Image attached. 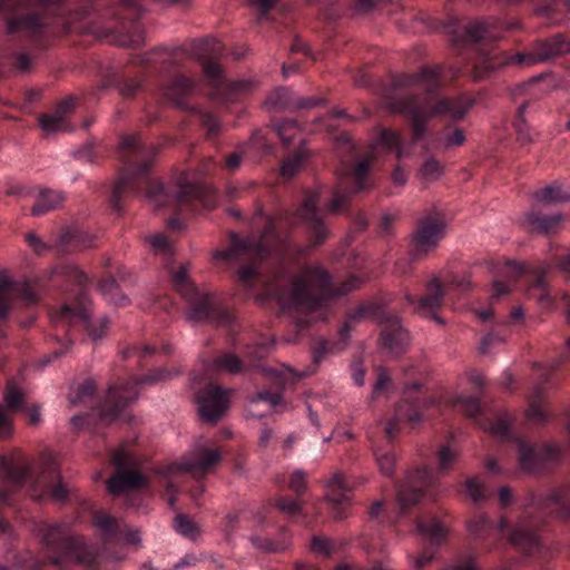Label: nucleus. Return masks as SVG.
<instances>
[{
	"label": "nucleus",
	"mask_w": 570,
	"mask_h": 570,
	"mask_svg": "<svg viewBox=\"0 0 570 570\" xmlns=\"http://www.w3.org/2000/svg\"><path fill=\"white\" fill-rule=\"evenodd\" d=\"M52 277L57 279H63L76 285H82L86 281L83 273L73 265H63L57 267L52 273Z\"/></svg>",
	"instance_id": "42"
},
{
	"label": "nucleus",
	"mask_w": 570,
	"mask_h": 570,
	"mask_svg": "<svg viewBox=\"0 0 570 570\" xmlns=\"http://www.w3.org/2000/svg\"><path fill=\"white\" fill-rule=\"evenodd\" d=\"M517 445L520 468L529 473L535 472L544 462L557 459L561 451L557 444H547L538 449L521 439L517 441Z\"/></svg>",
	"instance_id": "22"
},
{
	"label": "nucleus",
	"mask_w": 570,
	"mask_h": 570,
	"mask_svg": "<svg viewBox=\"0 0 570 570\" xmlns=\"http://www.w3.org/2000/svg\"><path fill=\"white\" fill-rule=\"evenodd\" d=\"M445 292L440 279L435 276L430 278L425 285V293L415 301L414 296L406 293L405 299L410 305H414V309L425 316L431 317L439 324H443V320L438 316L436 312L443 306Z\"/></svg>",
	"instance_id": "21"
},
{
	"label": "nucleus",
	"mask_w": 570,
	"mask_h": 570,
	"mask_svg": "<svg viewBox=\"0 0 570 570\" xmlns=\"http://www.w3.org/2000/svg\"><path fill=\"white\" fill-rule=\"evenodd\" d=\"M525 109H527V104H522L521 106H519V108H518V118L514 121V127H515V130L518 132L519 140H521L522 142H530L532 140V138H531V135L529 132V128H528V126L525 124V120L523 118Z\"/></svg>",
	"instance_id": "51"
},
{
	"label": "nucleus",
	"mask_w": 570,
	"mask_h": 570,
	"mask_svg": "<svg viewBox=\"0 0 570 570\" xmlns=\"http://www.w3.org/2000/svg\"><path fill=\"white\" fill-rule=\"evenodd\" d=\"M331 281L328 272L317 264L302 268L287 289L268 288L267 293L275 296L283 307L304 313L306 318L299 320V323L308 325L326 320L325 314L331 298L346 295L358 288L362 283L360 277L353 275L333 289Z\"/></svg>",
	"instance_id": "2"
},
{
	"label": "nucleus",
	"mask_w": 570,
	"mask_h": 570,
	"mask_svg": "<svg viewBox=\"0 0 570 570\" xmlns=\"http://www.w3.org/2000/svg\"><path fill=\"white\" fill-rule=\"evenodd\" d=\"M76 107V99L68 97L61 100L55 110L39 117V126L46 134L68 130L67 119Z\"/></svg>",
	"instance_id": "23"
},
{
	"label": "nucleus",
	"mask_w": 570,
	"mask_h": 570,
	"mask_svg": "<svg viewBox=\"0 0 570 570\" xmlns=\"http://www.w3.org/2000/svg\"><path fill=\"white\" fill-rule=\"evenodd\" d=\"M504 342V338L497 334V333H489L487 334L482 341H481V344H480V351L482 353H488L492 346L497 345V344H502Z\"/></svg>",
	"instance_id": "64"
},
{
	"label": "nucleus",
	"mask_w": 570,
	"mask_h": 570,
	"mask_svg": "<svg viewBox=\"0 0 570 570\" xmlns=\"http://www.w3.org/2000/svg\"><path fill=\"white\" fill-rule=\"evenodd\" d=\"M523 274V265L515 262H507L501 269V275L505 277L509 282L518 279Z\"/></svg>",
	"instance_id": "57"
},
{
	"label": "nucleus",
	"mask_w": 570,
	"mask_h": 570,
	"mask_svg": "<svg viewBox=\"0 0 570 570\" xmlns=\"http://www.w3.org/2000/svg\"><path fill=\"white\" fill-rule=\"evenodd\" d=\"M465 140V136H464V132L462 129H454L452 132L450 134H446L443 138H442V145L445 147V148H450V147H454V146H460L463 144V141Z\"/></svg>",
	"instance_id": "61"
},
{
	"label": "nucleus",
	"mask_w": 570,
	"mask_h": 570,
	"mask_svg": "<svg viewBox=\"0 0 570 570\" xmlns=\"http://www.w3.org/2000/svg\"><path fill=\"white\" fill-rule=\"evenodd\" d=\"M456 402L462 405V409L470 417H475L481 413V405L474 396H460Z\"/></svg>",
	"instance_id": "54"
},
{
	"label": "nucleus",
	"mask_w": 570,
	"mask_h": 570,
	"mask_svg": "<svg viewBox=\"0 0 570 570\" xmlns=\"http://www.w3.org/2000/svg\"><path fill=\"white\" fill-rule=\"evenodd\" d=\"M534 198L539 203L553 204L570 200V189L561 190L557 185H549L534 194Z\"/></svg>",
	"instance_id": "37"
},
{
	"label": "nucleus",
	"mask_w": 570,
	"mask_h": 570,
	"mask_svg": "<svg viewBox=\"0 0 570 570\" xmlns=\"http://www.w3.org/2000/svg\"><path fill=\"white\" fill-rule=\"evenodd\" d=\"M275 131L285 144H289L299 132V127L295 120L286 119L275 124Z\"/></svg>",
	"instance_id": "44"
},
{
	"label": "nucleus",
	"mask_w": 570,
	"mask_h": 570,
	"mask_svg": "<svg viewBox=\"0 0 570 570\" xmlns=\"http://www.w3.org/2000/svg\"><path fill=\"white\" fill-rule=\"evenodd\" d=\"M220 461L218 449L207 448L205 445L195 446L180 462L167 465L158 470V475L166 481L167 491L170 493L168 503L175 505L173 476L178 471H186L195 479L206 476L210 470Z\"/></svg>",
	"instance_id": "12"
},
{
	"label": "nucleus",
	"mask_w": 570,
	"mask_h": 570,
	"mask_svg": "<svg viewBox=\"0 0 570 570\" xmlns=\"http://www.w3.org/2000/svg\"><path fill=\"white\" fill-rule=\"evenodd\" d=\"M111 462L117 473L107 482L109 493L116 495L147 485V479L139 472V463L122 449L112 452Z\"/></svg>",
	"instance_id": "16"
},
{
	"label": "nucleus",
	"mask_w": 570,
	"mask_h": 570,
	"mask_svg": "<svg viewBox=\"0 0 570 570\" xmlns=\"http://www.w3.org/2000/svg\"><path fill=\"white\" fill-rule=\"evenodd\" d=\"M276 507L283 513L288 517H294L301 513V504L298 500L289 498H278L276 500Z\"/></svg>",
	"instance_id": "53"
},
{
	"label": "nucleus",
	"mask_w": 570,
	"mask_h": 570,
	"mask_svg": "<svg viewBox=\"0 0 570 570\" xmlns=\"http://www.w3.org/2000/svg\"><path fill=\"white\" fill-rule=\"evenodd\" d=\"M491 530L490 521L487 515L484 514H475L469 522H468V531L471 535L475 538H483L485 537Z\"/></svg>",
	"instance_id": "45"
},
{
	"label": "nucleus",
	"mask_w": 570,
	"mask_h": 570,
	"mask_svg": "<svg viewBox=\"0 0 570 570\" xmlns=\"http://www.w3.org/2000/svg\"><path fill=\"white\" fill-rule=\"evenodd\" d=\"M376 154H372V150L362 159H360L353 169L355 178H364L373 166V160L376 158Z\"/></svg>",
	"instance_id": "55"
},
{
	"label": "nucleus",
	"mask_w": 570,
	"mask_h": 570,
	"mask_svg": "<svg viewBox=\"0 0 570 570\" xmlns=\"http://www.w3.org/2000/svg\"><path fill=\"white\" fill-rule=\"evenodd\" d=\"M180 374L177 367H158L138 379L126 382L122 385L109 390L106 404L101 409L102 417L115 419L120 412L138 397V385H155L171 380Z\"/></svg>",
	"instance_id": "10"
},
{
	"label": "nucleus",
	"mask_w": 570,
	"mask_h": 570,
	"mask_svg": "<svg viewBox=\"0 0 570 570\" xmlns=\"http://www.w3.org/2000/svg\"><path fill=\"white\" fill-rule=\"evenodd\" d=\"M482 426L493 435L504 439L510 433L511 419L508 413L502 412L495 415L494 421L482 424Z\"/></svg>",
	"instance_id": "41"
},
{
	"label": "nucleus",
	"mask_w": 570,
	"mask_h": 570,
	"mask_svg": "<svg viewBox=\"0 0 570 570\" xmlns=\"http://www.w3.org/2000/svg\"><path fill=\"white\" fill-rule=\"evenodd\" d=\"M376 463L380 472L385 476H392L394 473V466L396 462L395 454L393 452H380L374 453Z\"/></svg>",
	"instance_id": "49"
},
{
	"label": "nucleus",
	"mask_w": 570,
	"mask_h": 570,
	"mask_svg": "<svg viewBox=\"0 0 570 570\" xmlns=\"http://www.w3.org/2000/svg\"><path fill=\"white\" fill-rule=\"evenodd\" d=\"M173 527L177 533L193 541H195L202 533L199 524L183 513H178L175 517Z\"/></svg>",
	"instance_id": "36"
},
{
	"label": "nucleus",
	"mask_w": 570,
	"mask_h": 570,
	"mask_svg": "<svg viewBox=\"0 0 570 570\" xmlns=\"http://www.w3.org/2000/svg\"><path fill=\"white\" fill-rule=\"evenodd\" d=\"M439 86V69L428 68L415 75L399 76L392 82L394 94L402 88H415L425 92L423 97L387 101L392 111L405 112L410 116L414 139H421L425 135V125L430 118L449 116L453 119H462L474 105V100L468 96L434 97L433 92Z\"/></svg>",
	"instance_id": "1"
},
{
	"label": "nucleus",
	"mask_w": 570,
	"mask_h": 570,
	"mask_svg": "<svg viewBox=\"0 0 570 570\" xmlns=\"http://www.w3.org/2000/svg\"><path fill=\"white\" fill-rule=\"evenodd\" d=\"M550 271V265H544L538 268L533 275V284L531 287V295L537 297L538 301L544 305L549 306L551 304V298L547 288V284L544 281V275Z\"/></svg>",
	"instance_id": "34"
},
{
	"label": "nucleus",
	"mask_w": 570,
	"mask_h": 570,
	"mask_svg": "<svg viewBox=\"0 0 570 570\" xmlns=\"http://www.w3.org/2000/svg\"><path fill=\"white\" fill-rule=\"evenodd\" d=\"M409 333L403 328L397 317L391 320L381 333V346L391 354H399L409 344Z\"/></svg>",
	"instance_id": "24"
},
{
	"label": "nucleus",
	"mask_w": 570,
	"mask_h": 570,
	"mask_svg": "<svg viewBox=\"0 0 570 570\" xmlns=\"http://www.w3.org/2000/svg\"><path fill=\"white\" fill-rule=\"evenodd\" d=\"M289 489L302 493L306 489V473L303 470H296L292 473L289 478Z\"/></svg>",
	"instance_id": "59"
},
{
	"label": "nucleus",
	"mask_w": 570,
	"mask_h": 570,
	"mask_svg": "<svg viewBox=\"0 0 570 570\" xmlns=\"http://www.w3.org/2000/svg\"><path fill=\"white\" fill-rule=\"evenodd\" d=\"M328 500L334 504L333 513L336 519H343V505L348 502L347 493L351 488L346 484L344 474L340 471L335 472L326 483Z\"/></svg>",
	"instance_id": "26"
},
{
	"label": "nucleus",
	"mask_w": 570,
	"mask_h": 570,
	"mask_svg": "<svg viewBox=\"0 0 570 570\" xmlns=\"http://www.w3.org/2000/svg\"><path fill=\"white\" fill-rule=\"evenodd\" d=\"M381 149L386 151H395L397 157H400L402 153L401 135L397 131L389 128L381 129L371 150L372 154L377 155Z\"/></svg>",
	"instance_id": "30"
},
{
	"label": "nucleus",
	"mask_w": 570,
	"mask_h": 570,
	"mask_svg": "<svg viewBox=\"0 0 570 570\" xmlns=\"http://www.w3.org/2000/svg\"><path fill=\"white\" fill-rule=\"evenodd\" d=\"M24 400L23 392L14 385L8 386L4 393V409L10 412H16L22 407Z\"/></svg>",
	"instance_id": "46"
},
{
	"label": "nucleus",
	"mask_w": 570,
	"mask_h": 570,
	"mask_svg": "<svg viewBox=\"0 0 570 570\" xmlns=\"http://www.w3.org/2000/svg\"><path fill=\"white\" fill-rule=\"evenodd\" d=\"M288 96L287 89L278 88L267 97L265 104L269 107L282 108L288 104Z\"/></svg>",
	"instance_id": "56"
},
{
	"label": "nucleus",
	"mask_w": 570,
	"mask_h": 570,
	"mask_svg": "<svg viewBox=\"0 0 570 570\" xmlns=\"http://www.w3.org/2000/svg\"><path fill=\"white\" fill-rule=\"evenodd\" d=\"M146 181V197L156 208L191 200H199L206 207L210 206L200 180H167L166 185L163 180Z\"/></svg>",
	"instance_id": "11"
},
{
	"label": "nucleus",
	"mask_w": 570,
	"mask_h": 570,
	"mask_svg": "<svg viewBox=\"0 0 570 570\" xmlns=\"http://www.w3.org/2000/svg\"><path fill=\"white\" fill-rule=\"evenodd\" d=\"M527 419L534 424L543 423L548 419V414L544 411L541 402V391L539 389H535L531 396L529 410L527 412Z\"/></svg>",
	"instance_id": "40"
},
{
	"label": "nucleus",
	"mask_w": 570,
	"mask_h": 570,
	"mask_svg": "<svg viewBox=\"0 0 570 570\" xmlns=\"http://www.w3.org/2000/svg\"><path fill=\"white\" fill-rule=\"evenodd\" d=\"M65 199L59 190L42 189L39 193L37 203L31 208L33 216H41L50 210L56 209Z\"/></svg>",
	"instance_id": "31"
},
{
	"label": "nucleus",
	"mask_w": 570,
	"mask_h": 570,
	"mask_svg": "<svg viewBox=\"0 0 570 570\" xmlns=\"http://www.w3.org/2000/svg\"><path fill=\"white\" fill-rule=\"evenodd\" d=\"M368 183L370 180H338L328 195H325L323 189L306 193L297 215L307 224L311 246L322 245L330 236V229L320 216V209L325 215L346 213L351 198L370 188Z\"/></svg>",
	"instance_id": "4"
},
{
	"label": "nucleus",
	"mask_w": 570,
	"mask_h": 570,
	"mask_svg": "<svg viewBox=\"0 0 570 570\" xmlns=\"http://www.w3.org/2000/svg\"><path fill=\"white\" fill-rule=\"evenodd\" d=\"M189 264L180 265L171 272V285L176 292L188 304L185 316L193 323L202 322L217 314V323L227 324L232 321V315L227 309H216L215 297L205 292H200L189 277Z\"/></svg>",
	"instance_id": "9"
},
{
	"label": "nucleus",
	"mask_w": 570,
	"mask_h": 570,
	"mask_svg": "<svg viewBox=\"0 0 570 570\" xmlns=\"http://www.w3.org/2000/svg\"><path fill=\"white\" fill-rule=\"evenodd\" d=\"M215 370L225 371L230 374H238L244 370V364L239 357L233 353H224L217 356L213 363Z\"/></svg>",
	"instance_id": "38"
},
{
	"label": "nucleus",
	"mask_w": 570,
	"mask_h": 570,
	"mask_svg": "<svg viewBox=\"0 0 570 570\" xmlns=\"http://www.w3.org/2000/svg\"><path fill=\"white\" fill-rule=\"evenodd\" d=\"M212 561L217 570H224V566L218 562L215 558L206 556V554H186L184 558H181L171 570H180L185 567H193L200 562Z\"/></svg>",
	"instance_id": "48"
},
{
	"label": "nucleus",
	"mask_w": 570,
	"mask_h": 570,
	"mask_svg": "<svg viewBox=\"0 0 570 570\" xmlns=\"http://www.w3.org/2000/svg\"><path fill=\"white\" fill-rule=\"evenodd\" d=\"M0 503L6 502L11 492L28 485L33 499H50L65 502L70 493L62 482L53 456L46 454L36 466L28 458L18 454L0 458Z\"/></svg>",
	"instance_id": "3"
},
{
	"label": "nucleus",
	"mask_w": 570,
	"mask_h": 570,
	"mask_svg": "<svg viewBox=\"0 0 570 570\" xmlns=\"http://www.w3.org/2000/svg\"><path fill=\"white\" fill-rule=\"evenodd\" d=\"M448 225L445 215L436 210L420 218L412 236V258L419 259L434 250L444 238Z\"/></svg>",
	"instance_id": "14"
},
{
	"label": "nucleus",
	"mask_w": 570,
	"mask_h": 570,
	"mask_svg": "<svg viewBox=\"0 0 570 570\" xmlns=\"http://www.w3.org/2000/svg\"><path fill=\"white\" fill-rule=\"evenodd\" d=\"M203 69L208 85L213 87V97L220 101H230L247 96L259 86V81L256 78L226 81L220 66L210 59L203 62Z\"/></svg>",
	"instance_id": "15"
},
{
	"label": "nucleus",
	"mask_w": 570,
	"mask_h": 570,
	"mask_svg": "<svg viewBox=\"0 0 570 570\" xmlns=\"http://www.w3.org/2000/svg\"><path fill=\"white\" fill-rule=\"evenodd\" d=\"M41 562L29 558L28 560H20L9 568L0 567V570H39Z\"/></svg>",
	"instance_id": "63"
},
{
	"label": "nucleus",
	"mask_w": 570,
	"mask_h": 570,
	"mask_svg": "<svg viewBox=\"0 0 570 570\" xmlns=\"http://www.w3.org/2000/svg\"><path fill=\"white\" fill-rule=\"evenodd\" d=\"M307 157L308 155L306 150H299L287 157L281 166V174L287 177L299 174L307 160Z\"/></svg>",
	"instance_id": "39"
},
{
	"label": "nucleus",
	"mask_w": 570,
	"mask_h": 570,
	"mask_svg": "<svg viewBox=\"0 0 570 570\" xmlns=\"http://www.w3.org/2000/svg\"><path fill=\"white\" fill-rule=\"evenodd\" d=\"M311 547L314 552L323 556H330L332 551L331 540L323 537H314Z\"/></svg>",
	"instance_id": "60"
},
{
	"label": "nucleus",
	"mask_w": 570,
	"mask_h": 570,
	"mask_svg": "<svg viewBox=\"0 0 570 570\" xmlns=\"http://www.w3.org/2000/svg\"><path fill=\"white\" fill-rule=\"evenodd\" d=\"M272 346L273 342L267 337H262L255 344L247 346L246 356L249 363L254 365L256 361L264 358L271 352Z\"/></svg>",
	"instance_id": "43"
},
{
	"label": "nucleus",
	"mask_w": 570,
	"mask_h": 570,
	"mask_svg": "<svg viewBox=\"0 0 570 570\" xmlns=\"http://www.w3.org/2000/svg\"><path fill=\"white\" fill-rule=\"evenodd\" d=\"M433 484L434 480L429 468L409 472L396 492V503L401 512H405L417 504L422 500L424 491Z\"/></svg>",
	"instance_id": "17"
},
{
	"label": "nucleus",
	"mask_w": 570,
	"mask_h": 570,
	"mask_svg": "<svg viewBox=\"0 0 570 570\" xmlns=\"http://www.w3.org/2000/svg\"><path fill=\"white\" fill-rule=\"evenodd\" d=\"M96 392V385L92 381H86L82 384H80L77 389L76 394L70 399L71 403H80L86 397H90Z\"/></svg>",
	"instance_id": "58"
},
{
	"label": "nucleus",
	"mask_w": 570,
	"mask_h": 570,
	"mask_svg": "<svg viewBox=\"0 0 570 570\" xmlns=\"http://www.w3.org/2000/svg\"><path fill=\"white\" fill-rule=\"evenodd\" d=\"M525 222L531 232L549 235L560 229L563 216L560 213L551 215L530 213L525 216Z\"/></svg>",
	"instance_id": "28"
},
{
	"label": "nucleus",
	"mask_w": 570,
	"mask_h": 570,
	"mask_svg": "<svg viewBox=\"0 0 570 570\" xmlns=\"http://www.w3.org/2000/svg\"><path fill=\"white\" fill-rule=\"evenodd\" d=\"M249 541L254 548H256L259 551L267 552V553H276V552H282V551L286 550L285 546L275 543L271 539L259 537V535H252L249 538Z\"/></svg>",
	"instance_id": "50"
},
{
	"label": "nucleus",
	"mask_w": 570,
	"mask_h": 570,
	"mask_svg": "<svg viewBox=\"0 0 570 570\" xmlns=\"http://www.w3.org/2000/svg\"><path fill=\"white\" fill-rule=\"evenodd\" d=\"M426 404H428L426 400L417 401L415 404H413L411 406L407 404H401L397 407L396 417H393L392 420H390L385 426L386 439L389 441H391L396 435V433L399 431V419L400 417H406V420L412 424L420 423L422 420V416H421L420 412L417 411V407L421 405H426Z\"/></svg>",
	"instance_id": "29"
},
{
	"label": "nucleus",
	"mask_w": 570,
	"mask_h": 570,
	"mask_svg": "<svg viewBox=\"0 0 570 570\" xmlns=\"http://www.w3.org/2000/svg\"><path fill=\"white\" fill-rule=\"evenodd\" d=\"M254 219L255 222L259 220L264 223V232L258 238L250 236L246 239H240L236 233H230L229 248L216 250L213 255L216 261H249V265H245L238 269V281L246 287H249L257 276L256 262L265 258L272 250H275L276 254L282 257H285L292 252L289 242L276 235L274 224L269 217L258 213Z\"/></svg>",
	"instance_id": "5"
},
{
	"label": "nucleus",
	"mask_w": 570,
	"mask_h": 570,
	"mask_svg": "<svg viewBox=\"0 0 570 570\" xmlns=\"http://www.w3.org/2000/svg\"><path fill=\"white\" fill-rule=\"evenodd\" d=\"M460 451L451 444H443L435 454L436 470L439 473H448L455 465Z\"/></svg>",
	"instance_id": "33"
},
{
	"label": "nucleus",
	"mask_w": 570,
	"mask_h": 570,
	"mask_svg": "<svg viewBox=\"0 0 570 570\" xmlns=\"http://www.w3.org/2000/svg\"><path fill=\"white\" fill-rule=\"evenodd\" d=\"M569 51L570 43L561 35L535 42L528 52L510 55L498 51L497 49L481 51L474 65L473 77L476 80H481L488 77L493 70L505 65L530 67Z\"/></svg>",
	"instance_id": "8"
},
{
	"label": "nucleus",
	"mask_w": 570,
	"mask_h": 570,
	"mask_svg": "<svg viewBox=\"0 0 570 570\" xmlns=\"http://www.w3.org/2000/svg\"><path fill=\"white\" fill-rule=\"evenodd\" d=\"M229 390L208 385L197 395L198 413L204 422L216 423L229 407Z\"/></svg>",
	"instance_id": "20"
},
{
	"label": "nucleus",
	"mask_w": 570,
	"mask_h": 570,
	"mask_svg": "<svg viewBox=\"0 0 570 570\" xmlns=\"http://www.w3.org/2000/svg\"><path fill=\"white\" fill-rule=\"evenodd\" d=\"M49 28L47 18L38 13H27L22 17H14L8 21V31L11 33L22 32L31 37L46 35Z\"/></svg>",
	"instance_id": "25"
},
{
	"label": "nucleus",
	"mask_w": 570,
	"mask_h": 570,
	"mask_svg": "<svg viewBox=\"0 0 570 570\" xmlns=\"http://www.w3.org/2000/svg\"><path fill=\"white\" fill-rule=\"evenodd\" d=\"M520 28L519 21H510L504 26L498 19H489V20H478L474 22H470L464 26L461 30L456 29V24L451 23L448 29L449 32L453 33L455 40H468V41H479V40H497L500 38V30H515Z\"/></svg>",
	"instance_id": "18"
},
{
	"label": "nucleus",
	"mask_w": 570,
	"mask_h": 570,
	"mask_svg": "<svg viewBox=\"0 0 570 570\" xmlns=\"http://www.w3.org/2000/svg\"><path fill=\"white\" fill-rule=\"evenodd\" d=\"M417 531L432 543H440L448 534L446 528L435 518L417 522Z\"/></svg>",
	"instance_id": "35"
},
{
	"label": "nucleus",
	"mask_w": 570,
	"mask_h": 570,
	"mask_svg": "<svg viewBox=\"0 0 570 570\" xmlns=\"http://www.w3.org/2000/svg\"><path fill=\"white\" fill-rule=\"evenodd\" d=\"M421 174L425 177L430 176H442L446 174L445 167L438 159L430 157L421 167Z\"/></svg>",
	"instance_id": "52"
},
{
	"label": "nucleus",
	"mask_w": 570,
	"mask_h": 570,
	"mask_svg": "<svg viewBox=\"0 0 570 570\" xmlns=\"http://www.w3.org/2000/svg\"><path fill=\"white\" fill-rule=\"evenodd\" d=\"M94 525L106 542L114 541L121 534V524L106 513H97L94 517Z\"/></svg>",
	"instance_id": "32"
},
{
	"label": "nucleus",
	"mask_w": 570,
	"mask_h": 570,
	"mask_svg": "<svg viewBox=\"0 0 570 570\" xmlns=\"http://www.w3.org/2000/svg\"><path fill=\"white\" fill-rule=\"evenodd\" d=\"M465 493L474 502H481L488 499L484 484L478 478H469L465 481Z\"/></svg>",
	"instance_id": "47"
},
{
	"label": "nucleus",
	"mask_w": 570,
	"mask_h": 570,
	"mask_svg": "<svg viewBox=\"0 0 570 570\" xmlns=\"http://www.w3.org/2000/svg\"><path fill=\"white\" fill-rule=\"evenodd\" d=\"M119 148L128 158L132 175L142 176L150 171L156 154L154 145L145 146L139 135H126L121 138Z\"/></svg>",
	"instance_id": "19"
},
{
	"label": "nucleus",
	"mask_w": 570,
	"mask_h": 570,
	"mask_svg": "<svg viewBox=\"0 0 570 570\" xmlns=\"http://www.w3.org/2000/svg\"><path fill=\"white\" fill-rule=\"evenodd\" d=\"M195 91V82L193 79L185 76H177L165 88V96L176 107L186 109L188 107L186 98L191 96Z\"/></svg>",
	"instance_id": "27"
},
{
	"label": "nucleus",
	"mask_w": 570,
	"mask_h": 570,
	"mask_svg": "<svg viewBox=\"0 0 570 570\" xmlns=\"http://www.w3.org/2000/svg\"><path fill=\"white\" fill-rule=\"evenodd\" d=\"M32 532L40 539L49 561L60 567L65 560H73L83 566L92 564L97 554L91 547L71 532L68 523H49L39 521L33 524Z\"/></svg>",
	"instance_id": "7"
},
{
	"label": "nucleus",
	"mask_w": 570,
	"mask_h": 570,
	"mask_svg": "<svg viewBox=\"0 0 570 570\" xmlns=\"http://www.w3.org/2000/svg\"><path fill=\"white\" fill-rule=\"evenodd\" d=\"M524 512L515 525L507 532L508 539L515 548L530 552L539 547L538 528L543 523V517H532L529 509L540 513L554 512L557 517H570V495L566 489H554L548 495L529 493L524 499Z\"/></svg>",
	"instance_id": "6"
},
{
	"label": "nucleus",
	"mask_w": 570,
	"mask_h": 570,
	"mask_svg": "<svg viewBox=\"0 0 570 570\" xmlns=\"http://www.w3.org/2000/svg\"><path fill=\"white\" fill-rule=\"evenodd\" d=\"M134 181L135 180H125V179L116 181V184L112 187V202H114L115 206L118 205V203L121 198V195L127 193L132 187Z\"/></svg>",
	"instance_id": "62"
},
{
	"label": "nucleus",
	"mask_w": 570,
	"mask_h": 570,
	"mask_svg": "<svg viewBox=\"0 0 570 570\" xmlns=\"http://www.w3.org/2000/svg\"><path fill=\"white\" fill-rule=\"evenodd\" d=\"M90 299L87 295L81 292L78 297L77 307H71L68 304L61 305L56 311L51 312V322L56 327L61 326L63 330L66 326L71 325L76 322H81L87 328L91 340L99 341L105 337L109 325V318L102 316L96 321L90 320Z\"/></svg>",
	"instance_id": "13"
}]
</instances>
